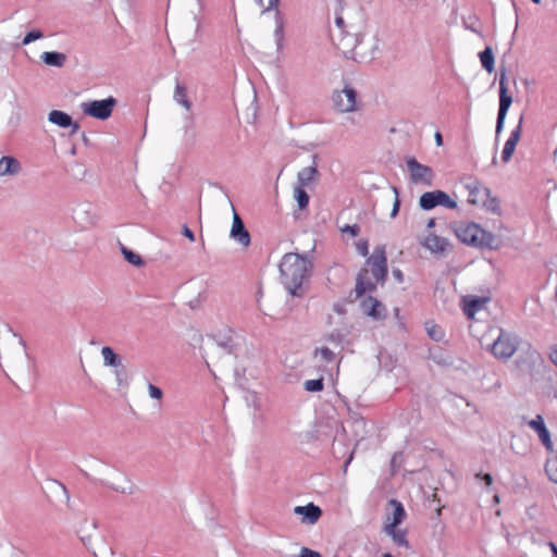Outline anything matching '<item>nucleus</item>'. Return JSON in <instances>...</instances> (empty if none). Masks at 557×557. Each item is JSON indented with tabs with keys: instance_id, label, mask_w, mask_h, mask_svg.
<instances>
[{
	"instance_id": "obj_1",
	"label": "nucleus",
	"mask_w": 557,
	"mask_h": 557,
	"mask_svg": "<svg viewBox=\"0 0 557 557\" xmlns=\"http://www.w3.org/2000/svg\"><path fill=\"white\" fill-rule=\"evenodd\" d=\"M281 283L294 297L304 295L302 284L309 278L313 263L307 255L287 252L283 256L280 265Z\"/></svg>"
},
{
	"instance_id": "obj_2",
	"label": "nucleus",
	"mask_w": 557,
	"mask_h": 557,
	"mask_svg": "<svg viewBox=\"0 0 557 557\" xmlns=\"http://www.w3.org/2000/svg\"><path fill=\"white\" fill-rule=\"evenodd\" d=\"M387 277V258L385 248L376 246L373 253L367 258L366 265L361 268L356 277V298L362 297L367 292H374L376 284H384Z\"/></svg>"
},
{
	"instance_id": "obj_3",
	"label": "nucleus",
	"mask_w": 557,
	"mask_h": 557,
	"mask_svg": "<svg viewBox=\"0 0 557 557\" xmlns=\"http://www.w3.org/2000/svg\"><path fill=\"white\" fill-rule=\"evenodd\" d=\"M507 70L505 67H500V74H499V107H498V113L496 119V127H495V135L496 138H498L499 134L504 129L505 120L508 113V110L512 103V97L508 92V86H507Z\"/></svg>"
},
{
	"instance_id": "obj_4",
	"label": "nucleus",
	"mask_w": 557,
	"mask_h": 557,
	"mask_svg": "<svg viewBox=\"0 0 557 557\" xmlns=\"http://www.w3.org/2000/svg\"><path fill=\"white\" fill-rule=\"evenodd\" d=\"M115 104L116 99L110 96L101 100L83 102L81 104V109L85 115L91 116L100 121H106L111 116Z\"/></svg>"
},
{
	"instance_id": "obj_5",
	"label": "nucleus",
	"mask_w": 557,
	"mask_h": 557,
	"mask_svg": "<svg viewBox=\"0 0 557 557\" xmlns=\"http://www.w3.org/2000/svg\"><path fill=\"white\" fill-rule=\"evenodd\" d=\"M519 339L511 333L500 331L498 337L491 347V352L498 359H509L518 349Z\"/></svg>"
},
{
	"instance_id": "obj_6",
	"label": "nucleus",
	"mask_w": 557,
	"mask_h": 557,
	"mask_svg": "<svg viewBox=\"0 0 557 557\" xmlns=\"http://www.w3.org/2000/svg\"><path fill=\"white\" fill-rule=\"evenodd\" d=\"M419 206L422 210L429 211L437 206L456 209L458 203L447 193L437 189L422 194L419 199Z\"/></svg>"
},
{
	"instance_id": "obj_7",
	"label": "nucleus",
	"mask_w": 557,
	"mask_h": 557,
	"mask_svg": "<svg viewBox=\"0 0 557 557\" xmlns=\"http://www.w3.org/2000/svg\"><path fill=\"white\" fill-rule=\"evenodd\" d=\"M406 164L410 172V181L413 184L432 186L434 172L431 166L420 163L414 157L406 158Z\"/></svg>"
},
{
	"instance_id": "obj_8",
	"label": "nucleus",
	"mask_w": 557,
	"mask_h": 557,
	"mask_svg": "<svg viewBox=\"0 0 557 557\" xmlns=\"http://www.w3.org/2000/svg\"><path fill=\"white\" fill-rule=\"evenodd\" d=\"M522 123H523V114L520 116L518 124L511 131L509 138L506 140V143L504 145V148L502 151V160L504 163L509 162L515 152L516 146L521 137Z\"/></svg>"
},
{
	"instance_id": "obj_9",
	"label": "nucleus",
	"mask_w": 557,
	"mask_h": 557,
	"mask_svg": "<svg viewBox=\"0 0 557 557\" xmlns=\"http://www.w3.org/2000/svg\"><path fill=\"white\" fill-rule=\"evenodd\" d=\"M480 233H482V227L473 222L460 225L456 228L457 237L462 243L474 247L478 246V237Z\"/></svg>"
},
{
	"instance_id": "obj_10",
	"label": "nucleus",
	"mask_w": 557,
	"mask_h": 557,
	"mask_svg": "<svg viewBox=\"0 0 557 557\" xmlns=\"http://www.w3.org/2000/svg\"><path fill=\"white\" fill-rule=\"evenodd\" d=\"M528 425L536 432L541 443L547 450H553V442L550 432L545 425L544 419L541 414H537L534 419L528 422Z\"/></svg>"
},
{
	"instance_id": "obj_11",
	"label": "nucleus",
	"mask_w": 557,
	"mask_h": 557,
	"mask_svg": "<svg viewBox=\"0 0 557 557\" xmlns=\"http://www.w3.org/2000/svg\"><path fill=\"white\" fill-rule=\"evenodd\" d=\"M231 238L239 243L242 246L247 247L250 245L251 238L243 220L234 212L233 224L230 233Z\"/></svg>"
},
{
	"instance_id": "obj_12",
	"label": "nucleus",
	"mask_w": 557,
	"mask_h": 557,
	"mask_svg": "<svg viewBox=\"0 0 557 557\" xmlns=\"http://www.w3.org/2000/svg\"><path fill=\"white\" fill-rule=\"evenodd\" d=\"M48 121L62 128H71V134H75L79 129V124L74 122L72 116L60 110H52L48 115Z\"/></svg>"
},
{
	"instance_id": "obj_13",
	"label": "nucleus",
	"mask_w": 557,
	"mask_h": 557,
	"mask_svg": "<svg viewBox=\"0 0 557 557\" xmlns=\"http://www.w3.org/2000/svg\"><path fill=\"white\" fill-rule=\"evenodd\" d=\"M294 512L298 516H301L302 522L308 524L315 523L322 516L321 508L313 503H309L305 506H296L294 508Z\"/></svg>"
},
{
	"instance_id": "obj_14",
	"label": "nucleus",
	"mask_w": 557,
	"mask_h": 557,
	"mask_svg": "<svg viewBox=\"0 0 557 557\" xmlns=\"http://www.w3.org/2000/svg\"><path fill=\"white\" fill-rule=\"evenodd\" d=\"M208 338L212 341L214 345L223 349L225 354H232L234 347L233 331L226 330L224 332H218L212 335H208Z\"/></svg>"
},
{
	"instance_id": "obj_15",
	"label": "nucleus",
	"mask_w": 557,
	"mask_h": 557,
	"mask_svg": "<svg viewBox=\"0 0 557 557\" xmlns=\"http://www.w3.org/2000/svg\"><path fill=\"white\" fill-rule=\"evenodd\" d=\"M465 187L469 191L468 201L472 205L482 203V199H484V196H488L491 194V189L481 186V184L476 180H470V182L466 183Z\"/></svg>"
},
{
	"instance_id": "obj_16",
	"label": "nucleus",
	"mask_w": 557,
	"mask_h": 557,
	"mask_svg": "<svg viewBox=\"0 0 557 557\" xmlns=\"http://www.w3.org/2000/svg\"><path fill=\"white\" fill-rule=\"evenodd\" d=\"M335 24L338 27L339 36H341L339 44H338L339 48L344 52L354 50L357 47V45L359 44L357 35H344L345 22L342 16H336Z\"/></svg>"
},
{
	"instance_id": "obj_17",
	"label": "nucleus",
	"mask_w": 557,
	"mask_h": 557,
	"mask_svg": "<svg viewBox=\"0 0 557 557\" xmlns=\"http://www.w3.org/2000/svg\"><path fill=\"white\" fill-rule=\"evenodd\" d=\"M362 308L367 315L381 320L385 317V307L384 305L377 300L376 298L369 296L362 301Z\"/></svg>"
},
{
	"instance_id": "obj_18",
	"label": "nucleus",
	"mask_w": 557,
	"mask_h": 557,
	"mask_svg": "<svg viewBox=\"0 0 557 557\" xmlns=\"http://www.w3.org/2000/svg\"><path fill=\"white\" fill-rule=\"evenodd\" d=\"M21 171V162L15 157L3 156L0 159V176H14Z\"/></svg>"
},
{
	"instance_id": "obj_19",
	"label": "nucleus",
	"mask_w": 557,
	"mask_h": 557,
	"mask_svg": "<svg viewBox=\"0 0 557 557\" xmlns=\"http://www.w3.org/2000/svg\"><path fill=\"white\" fill-rule=\"evenodd\" d=\"M422 245L433 253H442L448 248L449 242L445 237L429 234Z\"/></svg>"
},
{
	"instance_id": "obj_20",
	"label": "nucleus",
	"mask_w": 557,
	"mask_h": 557,
	"mask_svg": "<svg viewBox=\"0 0 557 557\" xmlns=\"http://www.w3.org/2000/svg\"><path fill=\"white\" fill-rule=\"evenodd\" d=\"M429 359L441 367H450L454 363L451 355L440 346L429 349Z\"/></svg>"
},
{
	"instance_id": "obj_21",
	"label": "nucleus",
	"mask_w": 557,
	"mask_h": 557,
	"mask_svg": "<svg viewBox=\"0 0 557 557\" xmlns=\"http://www.w3.org/2000/svg\"><path fill=\"white\" fill-rule=\"evenodd\" d=\"M341 92L345 96V103L339 101L338 111L354 112L357 110V91L352 87L346 86Z\"/></svg>"
},
{
	"instance_id": "obj_22",
	"label": "nucleus",
	"mask_w": 557,
	"mask_h": 557,
	"mask_svg": "<svg viewBox=\"0 0 557 557\" xmlns=\"http://www.w3.org/2000/svg\"><path fill=\"white\" fill-rule=\"evenodd\" d=\"M173 99L177 104L184 107L187 111H190L193 104L188 98L187 88L183 83L178 81V78H175Z\"/></svg>"
},
{
	"instance_id": "obj_23",
	"label": "nucleus",
	"mask_w": 557,
	"mask_h": 557,
	"mask_svg": "<svg viewBox=\"0 0 557 557\" xmlns=\"http://www.w3.org/2000/svg\"><path fill=\"white\" fill-rule=\"evenodd\" d=\"M487 301V298L472 296L469 299H465L463 312L469 318L472 319L478 311H480L484 304Z\"/></svg>"
},
{
	"instance_id": "obj_24",
	"label": "nucleus",
	"mask_w": 557,
	"mask_h": 557,
	"mask_svg": "<svg viewBox=\"0 0 557 557\" xmlns=\"http://www.w3.org/2000/svg\"><path fill=\"white\" fill-rule=\"evenodd\" d=\"M40 60L49 66L62 67L66 62V54L59 51H45Z\"/></svg>"
},
{
	"instance_id": "obj_25",
	"label": "nucleus",
	"mask_w": 557,
	"mask_h": 557,
	"mask_svg": "<svg viewBox=\"0 0 557 557\" xmlns=\"http://www.w3.org/2000/svg\"><path fill=\"white\" fill-rule=\"evenodd\" d=\"M274 21H275L274 38H275L276 50L281 51L284 47V17L278 10L275 11Z\"/></svg>"
},
{
	"instance_id": "obj_26",
	"label": "nucleus",
	"mask_w": 557,
	"mask_h": 557,
	"mask_svg": "<svg viewBox=\"0 0 557 557\" xmlns=\"http://www.w3.org/2000/svg\"><path fill=\"white\" fill-rule=\"evenodd\" d=\"M101 355L106 367L120 368L122 367V358L110 346L101 348Z\"/></svg>"
},
{
	"instance_id": "obj_27",
	"label": "nucleus",
	"mask_w": 557,
	"mask_h": 557,
	"mask_svg": "<svg viewBox=\"0 0 557 557\" xmlns=\"http://www.w3.org/2000/svg\"><path fill=\"white\" fill-rule=\"evenodd\" d=\"M389 504L393 506V518L392 523L386 524L391 531H393V527H397L406 518V510L403 504L396 499H391Z\"/></svg>"
},
{
	"instance_id": "obj_28",
	"label": "nucleus",
	"mask_w": 557,
	"mask_h": 557,
	"mask_svg": "<svg viewBox=\"0 0 557 557\" xmlns=\"http://www.w3.org/2000/svg\"><path fill=\"white\" fill-rule=\"evenodd\" d=\"M480 62L482 67L487 72L492 73L495 70V58L491 46H486L483 51L479 53Z\"/></svg>"
},
{
	"instance_id": "obj_29",
	"label": "nucleus",
	"mask_w": 557,
	"mask_h": 557,
	"mask_svg": "<svg viewBox=\"0 0 557 557\" xmlns=\"http://www.w3.org/2000/svg\"><path fill=\"white\" fill-rule=\"evenodd\" d=\"M317 174H318V170H317L315 165L306 166V168L301 169L297 175L298 186H301V187L308 186L314 180Z\"/></svg>"
},
{
	"instance_id": "obj_30",
	"label": "nucleus",
	"mask_w": 557,
	"mask_h": 557,
	"mask_svg": "<svg viewBox=\"0 0 557 557\" xmlns=\"http://www.w3.org/2000/svg\"><path fill=\"white\" fill-rule=\"evenodd\" d=\"M184 135L188 143L194 144L196 141V122L195 116L193 114H187L184 116Z\"/></svg>"
},
{
	"instance_id": "obj_31",
	"label": "nucleus",
	"mask_w": 557,
	"mask_h": 557,
	"mask_svg": "<svg viewBox=\"0 0 557 557\" xmlns=\"http://www.w3.org/2000/svg\"><path fill=\"white\" fill-rule=\"evenodd\" d=\"M481 205L487 212L497 215L502 214L500 201L498 197L492 196V194H490L488 196H484V199H482Z\"/></svg>"
},
{
	"instance_id": "obj_32",
	"label": "nucleus",
	"mask_w": 557,
	"mask_h": 557,
	"mask_svg": "<svg viewBox=\"0 0 557 557\" xmlns=\"http://www.w3.org/2000/svg\"><path fill=\"white\" fill-rule=\"evenodd\" d=\"M384 532L392 536L393 541L401 547L409 548V542L406 537V532L401 530H396V527H393V531L388 529V527H384Z\"/></svg>"
},
{
	"instance_id": "obj_33",
	"label": "nucleus",
	"mask_w": 557,
	"mask_h": 557,
	"mask_svg": "<svg viewBox=\"0 0 557 557\" xmlns=\"http://www.w3.org/2000/svg\"><path fill=\"white\" fill-rule=\"evenodd\" d=\"M495 242V235L482 228V233H480L478 237L476 247L494 249L496 248Z\"/></svg>"
},
{
	"instance_id": "obj_34",
	"label": "nucleus",
	"mask_w": 557,
	"mask_h": 557,
	"mask_svg": "<svg viewBox=\"0 0 557 557\" xmlns=\"http://www.w3.org/2000/svg\"><path fill=\"white\" fill-rule=\"evenodd\" d=\"M121 252H122L124 259L132 265L140 268L145 264V261L138 253H136L135 251L128 249L127 247H125L123 245H121Z\"/></svg>"
},
{
	"instance_id": "obj_35",
	"label": "nucleus",
	"mask_w": 557,
	"mask_h": 557,
	"mask_svg": "<svg viewBox=\"0 0 557 557\" xmlns=\"http://www.w3.org/2000/svg\"><path fill=\"white\" fill-rule=\"evenodd\" d=\"M101 485L109 487L115 492L122 493V494H134L137 490V487L127 480L126 486L115 485L104 480H97Z\"/></svg>"
},
{
	"instance_id": "obj_36",
	"label": "nucleus",
	"mask_w": 557,
	"mask_h": 557,
	"mask_svg": "<svg viewBox=\"0 0 557 557\" xmlns=\"http://www.w3.org/2000/svg\"><path fill=\"white\" fill-rule=\"evenodd\" d=\"M294 197L297 201V205H298V208L300 210H304L308 207V203H309V195L308 193L305 190V187H301V186H296L295 189H294Z\"/></svg>"
},
{
	"instance_id": "obj_37",
	"label": "nucleus",
	"mask_w": 557,
	"mask_h": 557,
	"mask_svg": "<svg viewBox=\"0 0 557 557\" xmlns=\"http://www.w3.org/2000/svg\"><path fill=\"white\" fill-rule=\"evenodd\" d=\"M425 330H426L428 335L433 341L441 342L444 339V336H445L444 331L438 325H436L434 323L426 322Z\"/></svg>"
},
{
	"instance_id": "obj_38",
	"label": "nucleus",
	"mask_w": 557,
	"mask_h": 557,
	"mask_svg": "<svg viewBox=\"0 0 557 557\" xmlns=\"http://www.w3.org/2000/svg\"><path fill=\"white\" fill-rule=\"evenodd\" d=\"M545 472L549 480L557 484V456L547 459L545 463Z\"/></svg>"
},
{
	"instance_id": "obj_39",
	"label": "nucleus",
	"mask_w": 557,
	"mask_h": 557,
	"mask_svg": "<svg viewBox=\"0 0 557 557\" xmlns=\"http://www.w3.org/2000/svg\"><path fill=\"white\" fill-rule=\"evenodd\" d=\"M332 451L335 458L344 457L347 453L345 441L339 437H335L332 445Z\"/></svg>"
},
{
	"instance_id": "obj_40",
	"label": "nucleus",
	"mask_w": 557,
	"mask_h": 557,
	"mask_svg": "<svg viewBox=\"0 0 557 557\" xmlns=\"http://www.w3.org/2000/svg\"><path fill=\"white\" fill-rule=\"evenodd\" d=\"M324 387L323 379L307 380L305 382V389L308 392H321Z\"/></svg>"
},
{
	"instance_id": "obj_41",
	"label": "nucleus",
	"mask_w": 557,
	"mask_h": 557,
	"mask_svg": "<svg viewBox=\"0 0 557 557\" xmlns=\"http://www.w3.org/2000/svg\"><path fill=\"white\" fill-rule=\"evenodd\" d=\"M44 37V33L40 29H33L28 32L24 38L22 39V45L27 46L35 40H38Z\"/></svg>"
},
{
	"instance_id": "obj_42",
	"label": "nucleus",
	"mask_w": 557,
	"mask_h": 557,
	"mask_svg": "<svg viewBox=\"0 0 557 557\" xmlns=\"http://www.w3.org/2000/svg\"><path fill=\"white\" fill-rule=\"evenodd\" d=\"M320 354L322 359L326 362V363H330V362H333L335 361L336 359V356L334 354V351H332L330 348L327 347H321V348H317L314 350V355H318Z\"/></svg>"
},
{
	"instance_id": "obj_43",
	"label": "nucleus",
	"mask_w": 557,
	"mask_h": 557,
	"mask_svg": "<svg viewBox=\"0 0 557 557\" xmlns=\"http://www.w3.org/2000/svg\"><path fill=\"white\" fill-rule=\"evenodd\" d=\"M342 233H348L351 237H356L360 233V226L358 224H345L341 227Z\"/></svg>"
},
{
	"instance_id": "obj_44",
	"label": "nucleus",
	"mask_w": 557,
	"mask_h": 557,
	"mask_svg": "<svg viewBox=\"0 0 557 557\" xmlns=\"http://www.w3.org/2000/svg\"><path fill=\"white\" fill-rule=\"evenodd\" d=\"M148 392L149 396L153 399H161L163 396L162 389L151 383L148 385Z\"/></svg>"
},
{
	"instance_id": "obj_45",
	"label": "nucleus",
	"mask_w": 557,
	"mask_h": 557,
	"mask_svg": "<svg viewBox=\"0 0 557 557\" xmlns=\"http://www.w3.org/2000/svg\"><path fill=\"white\" fill-rule=\"evenodd\" d=\"M356 247H357V251L359 252L360 256L367 257L369 255V244L367 240L360 239L356 244Z\"/></svg>"
},
{
	"instance_id": "obj_46",
	"label": "nucleus",
	"mask_w": 557,
	"mask_h": 557,
	"mask_svg": "<svg viewBox=\"0 0 557 557\" xmlns=\"http://www.w3.org/2000/svg\"><path fill=\"white\" fill-rule=\"evenodd\" d=\"M393 190H394L396 197H395V201L393 203V209H392V212H391V218H395L398 214L399 208H400V199H399L398 189L396 187H393Z\"/></svg>"
},
{
	"instance_id": "obj_47",
	"label": "nucleus",
	"mask_w": 557,
	"mask_h": 557,
	"mask_svg": "<svg viewBox=\"0 0 557 557\" xmlns=\"http://www.w3.org/2000/svg\"><path fill=\"white\" fill-rule=\"evenodd\" d=\"M548 359L557 368V345L549 346Z\"/></svg>"
},
{
	"instance_id": "obj_48",
	"label": "nucleus",
	"mask_w": 557,
	"mask_h": 557,
	"mask_svg": "<svg viewBox=\"0 0 557 557\" xmlns=\"http://www.w3.org/2000/svg\"><path fill=\"white\" fill-rule=\"evenodd\" d=\"M114 374H115V380L117 382L119 385L122 384L123 382V376L125 375L126 373V370H125V367L122 364V367L120 368H114Z\"/></svg>"
},
{
	"instance_id": "obj_49",
	"label": "nucleus",
	"mask_w": 557,
	"mask_h": 557,
	"mask_svg": "<svg viewBox=\"0 0 557 557\" xmlns=\"http://www.w3.org/2000/svg\"><path fill=\"white\" fill-rule=\"evenodd\" d=\"M300 557H322L320 553L312 550L307 547H302L300 552Z\"/></svg>"
},
{
	"instance_id": "obj_50",
	"label": "nucleus",
	"mask_w": 557,
	"mask_h": 557,
	"mask_svg": "<svg viewBox=\"0 0 557 557\" xmlns=\"http://www.w3.org/2000/svg\"><path fill=\"white\" fill-rule=\"evenodd\" d=\"M332 99H333L334 106L337 110H338L339 100L342 103H345V96L341 91L335 92L333 95Z\"/></svg>"
},
{
	"instance_id": "obj_51",
	"label": "nucleus",
	"mask_w": 557,
	"mask_h": 557,
	"mask_svg": "<svg viewBox=\"0 0 557 557\" xmlns=\"http://www.w3.org/2000/svg\"><path fill=\"white\" fill-rule=\"evenodd\" d=\"M478 479L484 481L485 485L490 486L493 483V478L490 473H476Z\"/></svg>"
},
{
	"instance_id": "obj_52",
	"label": "nucleus",
	"mask_w": 557,
	"mask_h": 557,
	"mask_svg": "<svg viewBox=\"0 0 557 557\" xmlns=\"http://www.w3.org/2000/svg\"><path fill=\"white\" fill-rule=\"evenodd\" d=\"M78 533H79V537H81V541L83 542V544L88 549H90L89 545H90V542H91V535L90 534H83V530H79Z\"/></svg>"
},
{
	"instance_id": "obj_53",
	"label": "nucleus",
	"mask_w": 557,
	"mask_h": 557,
	"mask_svg": "<svg viewBox=\"0 0 557 557\" xmlns=\"http://www.w3.org/2000/svg\"><path fill=\"white\" fill-rule=\"evenodd\" d=\"M182 234L190 242H195V233L186 224L183 226Z\"/></svg>"
},
{
	"instance_id": "obj_54",
	"label": "nucleus",
	"mask_w": 557,
	"mask_h": 557,
	"mask_svg": "<svg viewBox=\"0 0 557 557\" xmlns=\"http://www.w3.org/2000/svg\"><path fill=\"white\" fill-rule=\"evenodd\" d=\"M392 274H393L394 278H395L398 283H403V282H404V274H403V272H401V270H400V269H398V268H394V269L392 270Z\"/></svg>"
},
{
	"instance_id": "obj_55",
	"label": "nucleus",
	"mask_w": 557,
	"mask_h": 557,
	"mask_svg": "<svg viewBox=\"0 0 557 557\" xmlns=\"http://www.w3.org/2000/svg\"><path fill=\"white\" fill-rule=\"evenodd\" d=\"M280 0H268V5L263 9V12L275 9L277 10Z\"/></svg>"
},
{
	"instance_id": "obj_56",
	"label": "nucleus",
	"mask_w": 557,
	"mask_h": 557,
	"mask_svg": "<svg viewBox=\"0 0 557 557\" xmlns=\"http://www.w3.org/2000/svg\"><path fill=\"white\" fill-rule=\"evenodd\" d=\"M329 339L334 342V343H339L342 341V335H341L339 332L331 333L330 336H329Z\"/></svg>"
},
{
	"instance_id": "obj_57",
	"label": "nucleus",
	"mask_w": 557,
	"mask_h": 557,
	"mask_svg": "<svg viewBox=\"0 0 557 557\" xmlns=\"http://www.w3.org/2000/svg\"><path fill=\"white\" fill-rule=\"evenodd\" d=\"M434 139H435V143H436V146H442L443 145V136L440 132H436L435 135H434Z\"/></svg>"
},
{
	"instance_id": "obj_58",
	"label": "nucleus",
	"mask_w": 557,
	"mask_h": 557,
	"mask_svg": "<svg viewBox=\"0 0 557 557\" xmlns=\"http://www.w3.org/2000/svg\"><path fill=\"white\" fill-rule=\"evenodd\" d=\"M352 458H354V451H350L348 457H347V459L344 462V470L345 471H346L348 465L351 462Z\"/></svg>"
},
{
	"instance_id": "obj_59",
	"label": "nucleus",
	"mask_w": 557,
	"mask_h": 557,
	"mask_svg": "<svg viewBox=\"0 0 557 557\" xmlns=\"http://www.w3.org/2000/svg\"><path fill=\"white\" fill-rule=\"evenodd\" d=\"M548 546H549V548L552 550L553 557H557V546H556V544L553 543V542H549Z\"/></svg>"
},
{
	"instance_id": "obj_60",
	"label": "nucleus",
	"mask_w": 557,
	"mask_h": 557,
	"mask_svg": "<svg viewBox=\"0 0 557 557\" xmlns=\"http://www.w3.org/2000/svg\"><path fill=\"white\" fill-rule=\"evenodd\" d=\"M60 486H61V488H62V491L64 493L66 502L69 503L70 502V493H69L66 486L64 484H62V483H60Z\"/></svg>"
},
{
	"instance_id": "obj_61",
	"label": "nucleus",
	"mask_w": 557,
	"mask_h": 557,
	"mask_svg": "<svg viewBox=\"0 0 557 557\" xmlns=\"http://www.w3.org/2000/svg\"><path fill=\"white\" fill-rule=\"evenodd\" d=\"M434 225H435V220L434 219H430L428 221V223H426V227L428 228H432V227H434Z\"/></svg>"
},
{
	"instance_id": "obj_62",
	"label": "nucleus",
	"mask_w": 557,
	"mask_h": 557,
	"mask_svg": "<svg viewBox=\"0 0 557 557\" xmlns=\"http://www.w3.org/2000/svg\"><path fill=\"white\" fill-rule=\"evenodd\" d=\"M82 474L89 481H95L94 479H91V476L89 475L88 472L84 471V470H81Z\"/></svg>"
},
{
	"instance_id": "obj_63",
	"label": "nucleus",
	"mask_w": 557,
	"mask_h": 557,
	"mask_svg": "<svg viewBox=\"0 0 557 557\" xmlns=\"http://www.w3.org/2000/svg\"><path fill=\"white\" fill-rule=\"evenodd\" d=\"M194 20L196 21V30L198 32L201 26L200 21L197 18L196 15L194 16Z\"/></svg>"
},
{
	"instance_id": "obj_64",
	"label": "nucleus",
	"mask_w": 557,
	"mask_h": 557,
	"mask_svg": "<svg viewBox=\"0 0 557 557\" xmlns=\"http://www.w3.org/2000/svg\"><path fill=\"white\" fill-rule=\"evenodd\" d=\"M90 527H91L94 530H96V529L98 528V523H97L96 521H92V522L90 523Z\"/></svg>"
}]
</instances>
